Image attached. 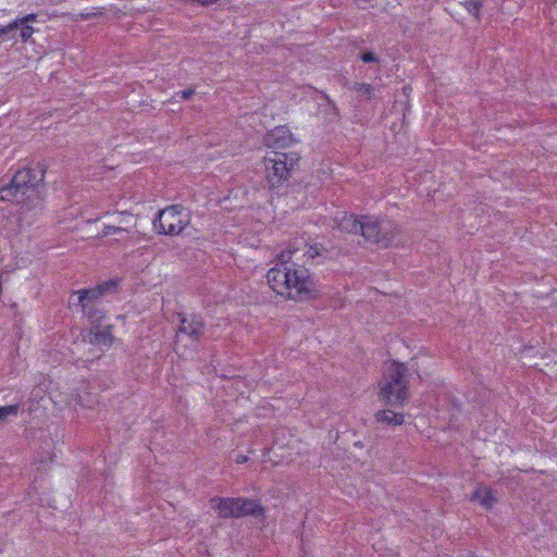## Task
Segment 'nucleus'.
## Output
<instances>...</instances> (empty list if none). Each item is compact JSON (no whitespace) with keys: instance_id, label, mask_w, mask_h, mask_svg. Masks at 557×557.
<instances>
[{"instance_id":"1","label":"nucleus","mask_w":557,"mask_h":557,"mask_svg":"<svg viewBox=\"0 0 557 557\" xmlns=\"http://www.w3.org/2000/svg\"><path fill=\"white\" fill-rule=\"evenodd\" d=\"M299 247L283 249L276 253V265L265 274L269 287L277 296L292 301H307L319 295L313 274L305 265L292 262Z\"/></svg>"},{"instance_id":"2","label":"nucleus","mask_w":557,"mask_h":557,"mask_svg":"<svg viewBox=\"0 0 557 557\" xmlns=\"http://www.w3.org/2000/svg\"><path fill=\"white\" fill-rule=\"evenodd\" d=\"M409 371L405 363L389 360L384 363L379 383V400L386 406L401 408L410 398Z\"/></svg>"},{"instance_id":"3","label":"nucleus","mask_w":557,"mask_h":557,"mask_svg":"<svg viewBox=\"0 0 557 557\" xmlns=\"http://www.w3.org/2000/svg\"><path fill=\"white\" fill-rule=\"evenodd\" d=\"M360 234L367 242L375 244L381 248L404 247L407 244L401 227L387 219L377 220L371 216H363Z\"/></svg>"},{"instance_id":"4","label":"nucleus","mask_w":557,"mask_h":557,"mask_svg":"<svg viewBox=\"0 0 557 557\" xmlns=\"http://www.w3.org/2000/svg\"><path fill=\"white\" fill-rule=\"evenodd\" d=\"M45 177L41 169L24 166L15 172L11 182L0 188V201L25 203V197L37 194L35 187Z\"/></svg>"},{"instance_id":"5","label":"nucleus","mask_w":557,"mask_h":557,"mask_svg":"<svg viewBox=\"0 0 557 557\" xmlns=\"http://www.w3.org/2000/svg\"><path fill=\"white\" fill-rule=\"evenodd\" d=\"M212 509L223 519L239 518L244 516L264 517V507L257 499L244 497H212Z\"/></svg>"},{"instance_id":"6","label":"nucleus","mask_w":557,"mask_h":557,"mask_svg":"<svg viewBox=\"0 0 557 557\" xmlns=\"http://www.w3.org/2000/svg\"><path fill=\"white\" fill-rule=\"evenodd\" d=\"M298 161L299 156L296 152L274 151L272 156L264 157L265 180L270 187H278L288 181Z\"/></svg>"},{"instance_id":"7","label":"nucleus","mask_w":557,"mask_h":557,"mask_svg":"<svg viewBox=\"0 0 557 557\" xmlns=\"http://www.w3.org/2000/svg\"><path fill=\"white\" fill-rule=\"evenodd\" d=\"M116 285V282L109 281L95 288L78 290L71 297L70 304H73V298L76 295L77 304L82 307V312L88 319H92L95 317L104 318L102 310L98 308L99 299L106 293L114 289Z\"/></svg>"},{"instance_id":"8","label":"nucleus","mask_w":557,"mask_h":557,"mask_svg":"<svg viewBox=\"0 0 557 557\" xmlns=\"http://www.w3.org/2000/svg\"><path fill=\"white\" fill-rule=\"evenodd\" d=\"M183 212L184 208L178 205H173L160 210L158 216L153 220V228L159 234H180L188 223V220Z\"/></svg>"},{"instance_id":"9","label":"nucleus","mask_w":557,"mask_h":557,"mask_svg":"<svg viewBox=\"0 0 557 557\" xmlns=\"http://www.w3.org/2000/svg\"><path fill=\"white\" fill-rule=\"evenodd\" d=\"M180 317V326L175 335V350L177 354H181V345L186 346V344H183L185 338L190 342V345H194L198 343L203 334V322L199 318H187L182 314Z\"/></svg>"},{"instance_id":"10","label":"nucleus","mask_w":557,"mask_h":557,"mask_svg":"<svg viewBox=\"0 0 557 557\" xmlns=\"http://www.w3.org/2000/svg\"><path fill=\"white\" fill-rule=\"evenodd\" d=\"M103 318L95 317L89 319L91 327L88 333V341L92 345L110 347L114 342L112 334L113 325L109 324L106 326L100 325V321Z\"/></svg>"},{"instance_id":"11","label":"nucleus","mask_w":557,"mask_h":557,"mask_svg":"<svg viewBox=\"0 0 557 557\" xmlns=\"http://www.w3.org/2000/svg\"><path fill=\"white\" fill-rule=\"evenodd\" d=\"M294 135L286 125L276 126L264 136V145L271 149H285L295 143Z\"/></svg>"},{"instance_id":"12","label":"nucleus","mask_w":557,"mask_h":557,"mask_svg":"<svg viewBox=\"0 0 557 557\" xmlns=\"http://www.w3.org/2000/svg\"><path fill=\"white\" fill-rule=\"evenodd\" d=\"M337 228L345 233H360L362 220H359L355 214L345 212L337 221Z\"/></svg>"},{"instance_id":"13","label":"nucleus","mask_w":557,"mask_h":557,"mask_svg":"<svg viewBox=\"0 0 557 557\" xmlns=\"http://www.w3.org/2000/svg\"><path fill=\"white\" fill-rule=\"evenodd\" d=\"M471 499L476 500L482 507L486 509L492 508L496 503V498L493 495V492L485 486L478 487L473 492Z\"/></svg>"},{"instance_id":"14","label":"nucleus","mask_w":557,"mask_h":557,"mask_svg":"<svg viewBox=\"0 0 557 557\" xmlns=\"http://www.w3.org/2000/svg\"><path fill=\"white\" fill-rule=\"evenodd\" d=\"M375 419L391 425H400L404 423V414L392 411L389 409H382L375 413Z\"/></svg>"},{"instance_id":"15","label":"nucleus","mask_w":557,"mask_h":557,"mask_svg":"<svg viewBox=\"0 0 557 557\" xmlns=\"http://www.w3.org/2000/svg\"><path fill=\"white\" fill-rule=\"evenodd\" d=\"M293 245L299 247V250H301V248L306 249L304 251V256H306L308 259H313L318 256H321L322 251L324 250L321 245H307V243L302 240H295L294 243H290L288 248L293 247Z\"/></svg>"},{"instance_id":"16","label":"nucleus","mask_w":557,"mask_h":557,"mask_svg":"<svg viewBox=\"0 0 557 557\" xmlns=\"http://www.w3.org/2000/svg\"><path fill=\"white\" fill-rule=\"evenodd\" d=\"M463 9L471 14L478 22L481 21V11L483 8L482 1L479 0H465L460 2Z\"/></svg>"},{"instance_id":"17","label":"nucleus","mask_w":557,"mask_h":557,"mask_svg":"<svg viewBox=\"0 0 557 557\" xmlns=\"http://www.w3.org/2000/svg\"><path fill=\"white\" fill-rule=\"evenodd\" d=\"M37 20L36 13H29L22 17H17L8 24L9 29H16L20 25H27V23L35 22Z\"/></svg>"},{"instance_id":"18","label":"nucleus","mask_w":557,"mask_h":557,"mask_svg":"<svg viewBox=\"0 0 557 557\" xmlns=\"http://www.w3.org/2000/svg\"><path fill=\"white\" fill-rule=\"evenodd\" d=\"M20 410V405H8V406H0V422L5 421L11 416H16Z\"/></svg>"},{"instance_id":"19","label":"nucleus","mask_w":557,"mask_h":557,"mask_svg":"<svg viewBox=\"0 0 557 557\" xmlns=\"http://www.w3.org/2000/svg\"><path fill=\"white\" fill-rule=\"evenodd\" d=\"M20 37L23 41H27L34 34V28L30 25H21Z\"/></svg>"},{"instance_id":"20","label":"nucleus","mask_w":557,"mask_h":557,"mask_svg":"<svg viewBox=\"0 0 557 557\" xmlns=\"http://www.w3.org/2000/svg\"><path fill=\"white\" fill-rule=\"evenodd\" d=\"M120 233H127V231L123 227L113 226V225H106L102 230V234L104 236L120 234Z\"/></svg>"},{"instance_id":"21","label":"nucleus","mask_w":557,"mask_h":557,"mask_svg":"<svg viewBox=\"0 0 557 557\" xmlns=\"http://www.w3.org/2000/svg\"><path fill=\"white\" fill-rule=\"evenodd\" d=\"M361 60L364 62V63H368V62H375L377 61V58L375 57V54L371 51H368V52H364L362 55H361Z\"/></svg>"},{"instance_id":"22","label":"nucleus","mask_w":557,"mask_h":557,"mask_svg":"<svg viewBox=\"0 0 557 557\" xmlns=\"http://www.w3.org/2000/svg\"><path fill=\"white\" fill-rule=\"evenodd\" d=\"M358 89L363 91L364 94H367L368 97H370L371 90H372L371 85H369V84H360L358 86Z\"/></svg>"},{"instance_id":"23","label":"nucleus","mask_w":557,"mask_h":557,"mask_svg":"<svg viewBox=\"0 0 557 557\" xmlns=\"http://www.w3.org/2000/svg\"><path fill=\"white\" fill-rule=\"evenodd\" d=\"M247 460H248V457L245 455H237L235 458V462L238 465H243V463L247 462Z\"/></svg>"},{"instance_id":"24","label":"nucleus","mask_w":557,"mask_h":557,"mask_svg":"<svg viewBox=\"0 0 557 557\" xmlns=\"http://www.w3.org/2000/svg\"><path fill=\"white\" fill-rule=\"evenodd\" d=\"M203 7L213 5L219 2V0H198Z\"/></svg>"},{"instance_id":"25","label":"nucleus","mask_w":557,"mask_h":557,"mask_svg":"<svg viewBox=\"0 0 557 557\" xmlns=\"http://www.w3.org/2000/svg\"><path fill=\"white\" fill-rule=\"evenodd\" d=\"M12 30H13V29H9V28H8V25H5V26L1 27V28H0V38H1L3 35H5V34H8V33H10V32H12Z\"/></svg>"},{"instance_id":"26","label":"nucleus","mask_w":557,"mask_h":557,"mask_svg":"<svg viewBox=\"0 0 557 557\" xmlns=\"http://www.w3.org/2000/svg\"><path fill=\"white\" fill-rule=\"evenodd\" d=\"M12 30H13V29H9V28H8V25H5V26L1 27V28H0V38H1L3 35H5V34H8V33H10V32H12Z\"/></svg>"},{"instance_id":"27","label":"nucleus","mask_w":557,"mask_h":557,"mask_svg":"<svg viewBox=\"0 0 557 557\" xmlns=\"http://www.w3.org/2000/svg\"><path fill=\"white\" fill-rule=\"evenodd\" d=\"M193 94H194V90H191V89H189V90H184V91L182 92V98L187 99V98H189Z\"/></svg>"},{"instance_id":"28","label":"nucleus","mask_w":557,"mask_h":557,"mask_svg":"<svg viewBox=\"0 0 557 557\" xmlns=\"http://www.w3.org/2000/svg\"><path fill=\"white\" fill-rule=\"evenodd\" d=\"M385 557H398V555H396V554H388Z\"/></svg>"}]
</instances>
